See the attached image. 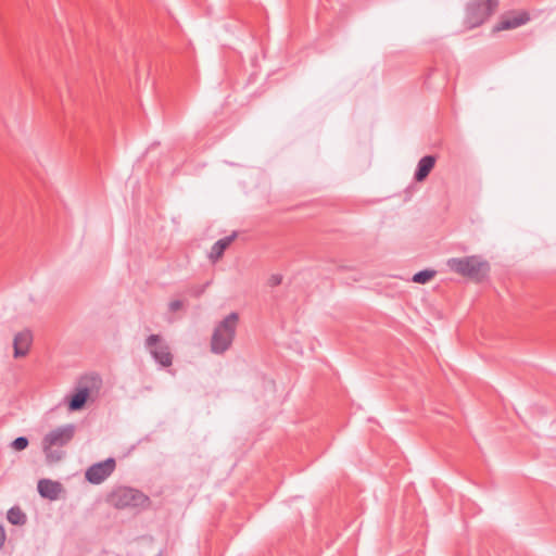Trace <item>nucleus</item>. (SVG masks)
Wrapping results in <instances>:
<instances>
[{
    "mask_svg": "<svg viewBox=\"0 0 556 556\" xmlns=\"http://www.w3.org/2000/svg\"><path fill=\"white\" fill-rule=\"evenodd\" d=\"M236 237H237V233L233 232L230 236H227V237H224V238L217 240L212 245L208 257L213 262L218 261L223 256L225 250L231 244V242L235 240Z\"/></svg>",
    "mask_w": 556,
    "mask_h": 556,
    "instance_id": "13",
    "label": "nucleus"
},
{
    "mask_svg": "<svg viewBox=\"0 0 556 556\" xmlns=\"http://www.w3.org/2000/svg\"><path fill=\"white\" fill-rule=\"evenodd\" d=\"M33 342V334L29 330L25 329L15 334L13 340L14 357H24L28 354Z\"/></svg>",
    "mask_w": 556,
    "mask_h": 556,
    "instance_id": "9",
    "label": "nucleus"
},
{
    "mask_svg": "<svg viewBox=\"0 0 556 556\" xmlns=\"http://www.w3.org/2000/svg\"><path fill=\"white\" fill-rule=\"evenodd\" d=\"M149 503H150L149 497L141 493V502H140L141 508H144Z\"/></svg>",
    "mask_w": 556,
    "mask_h": 556,
    "instance_id": "20",
    "label": "nucleus"
},
{
    "mask_svg": "<svg viewBox=\"0 0 556 556\" xmlns=\"http://www.w3.org/2000/svg\"><path fill=\"white\" fill-rule=\"evenodd\" d=\"M28 439L26 437H18L14 439L11 443V447L16 451H23L28 446Z\"/></svg>",
    "mask_w": 556,
    "mask_h": 556,
    "instance_id": "16",
    "label": "nucleus"
},
{
    "mask_svg": "<svg viewBox=\"0 0 556 556\" xmlns=\"http://www.w3.org/2000/svg\"><path fill=\"white\" fill-rule=\"evenodd\" d=\"M7 519L14 526H24L27 522V516L20 506L11 507L7 513Z\"/></svg>",
    "mask_w": 556,
    "mask_h": 556,
    "instance_id": "14",
    "label": "nucleus"
},
{
    "mask_svg": "<svg viewBox=\"0 0 556 556\" xmlns=\"http://www.w3.org/2000/svg\"><path fill=\"white\" fill-rule=\"evenodd\" d=\"M204 289H205V286H203L201 288H198L197 290L193 291V294L195 296H199V295H201L204 292Z\"/></svg>",
    "mask_w": 556,
    "mask_h": 556,
    "instance_id": "21",
    "label": "nucleus"
},
{
    "mask_svg": "<svg viewBox=\"0 0 556 556\" xmlns=\"http://www.w3.org/2000/svg\"><path fill=\"white\" fill-rule=\"evenodd\" d=\"M139 498V492L136 489L129 486H118L113 490L108 496V502L110 505L124 509L127 507L137 506V501Z\"/></svg>",
    "mask_w": 556,
    "mask_h": 556,
    "instance_id": "7",
    "label": "nucleus"
},
{
    "mask_svg": "<svg viewBox=\"0 0 556 556\" xmlns=\"http://www.w3.org/2000/svg\"><path fill=\"white\" fill-rule=\"evenodd\" d=\"M238 321V313L232 312L217 324L211 339L213 353L223 354L230 348L236 336Z\"/></svg>",
    "mask_w": 556,
    "mask_h": 556,
    "instance_id": "3",
    "label": "nucleus"
},
{
    "mask_svg": "<svg viewBox=\"0 0 556 556\" xmlns=\"http://www.w3.org/2000/svg\"><path fill=\"white\" fill-rule=\"evenodd\" d=\"M147 351L161 367H168L173 363V355L166 340L160 334H150L144 342Z\"/></svg>",
    "mask_w": 556,
    "mask_h": 556,
    "instance_id": "5",
    "label": "nucleus"
},
{
    "mask_svg": "<svg viewBox=\"0 0 556 556\" xmlns=\"http://www.w3.org/2000/svg\"><path fill=\"white\" fill-rule=\"evenodd\" d=\"M529 21V15L527 12H519L513 14L511 16H503L501 21L494 26V31H501L505 29H514Z\"/></svg>",
    "mask_w": 556,
    "mask_h": 556,
    "instance_id": "10",
    "label": "nucleus"
},
{
    "mask_svg": "<svg viewBox=\"0 0 556 556\" xmlns=\"http://www.w3.org/2000/svg\"><path fill=\"white\" fill-rule=\"evenodd\" d=\"M182 306H184L182 301L174 300V301L169 302L168 309H169V312L175 313V312L179 311L180 308H182Z\"/></svg>",
    "mask_w": 556,
    "mask_h": 556,
    "instance_id": "17",
    "label": "nucleus"
},
{
    "mask_svg": "<svg viewBox=\"0 0 556 556\" xmlns=\"http://www.w3.org/2000/svg\"><path fill=\"white\" fill-rule=\"evenodd\" d=\"M116 462L110 457L103 462L91 465L85 472V478L92 484L102 483L115 470Z\"/></svg>",
    "mask_w": 556,
    "mask_h": 556,
    "instance_id": "8",
    "label": "nucleus"
},
{
    "mask_svg": "<svg viewBox=\"0 0 556 556\" xmlns=\"http://www.w3.org/2000/svg\"><path fill=\"white\" fill-rule=\"evenodd\" d=\"M37 489H38L39 494L43 498H48L50 501H55L60 496V493L62 491V485L58 481H52L50 479H41L38 481Z\"/></svg>",
    "mask_w": 556,
    "mask_h": 556,
    "instance_id": "11",
    "label": "nucleus"
},
{
    "mask_svg": "<svg viewBox=\"0 0 556 556\" xmlns=\"http://www.w3.org/2000/svg\"><path fill=\"white\" fill-rule=\"evenodd\" d=\"M155 556H163V552H162V551H160V552L157 553V555H155Z\"/></svg>",
    "mask_w": 556,
    "mask_h": 556,
    "instance_id": "22",
    "label": "nucleus"
},
{
    "mask_svg": "<svg viewBox=\"0 0 556 556\" xmlns=\"http://www.w3.org/2000/svg\"><path fill=\"white\" fill-rule=\"evenodd\" d=\"M7 542V532L2 523H0V551L4 547Z\"/></svg>",
    "mask_w": 556,
    "mask_h": 556,
    "instance_id": "19",
    "label": "nucleus"
},
{
    "mask_svg": "<svg viewBox=\"0 0 556 556\" xmlns=\"http://www.w3.org/2000/svg\"><path fill=\"white\" fill-rule=\"evenodd\" d=\"M498 7V0H472L466 8V24L475 28L483 24Z\"/></svg>",
    "mask_w": 556,
    "mask_h": 556,
    "instance_id": "4",
    "label": "nucleus"
},
{
    "mask_svg": "<svg viewBox=\"0 0 556 556\" xmlns=\"http://www.w3.org/2000/svg\"><path fill=\"white\" fill-rule=\"evenodd\" d=\"M281 281H282V277H281V275H278V274H274L268 278V285L270 287H277L281 283Z\"/></svg>",
    "mask_w": 556,
    "mask_h": 556,
    "instance_id": "18",
    "label": "nucleus"
},
{
    "mask_svg": "<svg viewBox=\"0 0 556 556\" xmlns=\"http://www.w3.org/2000/svg\"><path fill=\"white\" fill-rule=\"evenodd\" d=\"M447 267L463 276L475 281H482L490 273V264L479 255L464 257H452L447 260Z\"/></svg>",
    "mask_w": 556,
    "mask_h": 556,
    "instance_id": "2",
    "label": "nucleus"
},
{
    "mask_svg": "<svg viewBox=\"0 0 556 556\" xmlns=\"http://www.w3.org/2000/svg\"><path fill=\"white\" fill-rule=\"evenodd\" d=\"M101 380L96 377H85L80 380L77 392L73 394L68 400V409L72 412H76L81 409L90 395V388L98 387Z\"/></svg>",
    "mask_w": 556,
    "mask_h": 556,
    "instance_id": "6",
    "label": "nucleus"
},
{
    "mask_svg": "<svg viewBox=\"0 0 556 556\" xmlns=\"http://www.w3.org/2000/svg\"><path fill=\"white\" fill-rule=\"evenodd\" d=\"M75 431V425L67 424L49 431L43 437L42 450L47 463H58L65 456V452L61 448L66 446L73 440Z\"/></svg>",
    "mask_w": 556,
    "mask_h": 556,
    "instance_id": "1",
    "label": "nucleus"
},
{
    "mask_svg": "<svg viewBox=\"0 0 556 556\" xmlns=\"http://www.w3.org/2000/svg\"><path fill=\"white\" fill-rule=\"evenodd\" d=\"M434 275L435 270L432 269L420 270L413 276V281L416 283H427L434 277Z\"/></svg>",
    "mask_w": 556,
    "mask_h": 556,
    "instance_id": "15",
    "label": "nucleus"
},
{
    "mask_svg": "<svg viewBox=\"0 0 556 556\" xmlns=\"http://www.w3.org/2000/svg\"><path fill=\"white\" fill-rule=\"evenodd\" d=\"M435 156L425 155L417 164V168L414 175L416 181H424L435 165Z\"/></svg>",
    "mask_w": 556,
    "mask_h": 556,
    "instance_id": "12",
    "label": "nucleus"
}]
</instances>
